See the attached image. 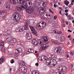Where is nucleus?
Here are the masks:
<instances>
[{
    "mask_svg": "<svg viewBox=\"0 0 74 74\" xmlns=\"http://www.w3.org/2000/svg\"><path fill=\"white\" fill-rule=\"evenodd\" d=\"M16 8L18 11H21V10H24L25 9L27 12H28L29 14H31L33 13V11H37L38 10L37 7L35 6L33 7L32 8H27V5L26 4L24 5V6H17Z\"/></svg>",
    "mask_w": 74,
    "mask_h": 74,
    "instance_id": "1",
    "label": "nucleus"
},
{
    "mask_svg": "<svg viewBox=\"0 0 74 74\" xmlns=\"http://www.w3.org/2000/svg\"><path fill=\"white\" fill-rule=\"evenodd\" d=\"M42 40L41 39H37L36 40V38H34L32 40V43L34 45H35V46L38 45V43L40 45L41 44H42V42H44L46 44H48L49 41L48 39V37L47 36H44L43 38H42Z\"/></svg>",
    "mask_w": 74,
    "mask_h": 74,
    "instance_id": "2",
    "label": "nucleus"
},
{
    "mask_svg": "<svg viewBox=\"0 0 74 74\" xmlns=\"http://www.w3.org/2000/svg\"><path fill=\"white\" fill-rule=\"evenodd\" d=\"M57 70L59 71H60L61 72V74H64L65 73L67 72V69L65 67H60L59 66L57 68Z\"/></svg>",
    "mask_w": 74,
    "mask_h": 74,
    "instance_id": "3",
    "label": "nucleus"
},
{
    "mask_svg": "<svg viewBox=\"0 0 74 74\" xmlns=\"http://www.w3.org/2000/svg\"><path fill=\"white\" fill-rule=\"evenodd\" d=\"M47 23H46L43 21H41L39 23H38L36 26V28H39L40 29H42L46 26Z\"/></svg>",
    "mask_w": 74,
    "mask_h": 74,
    "instance_id": "4",
    "label": "nucleus"
},
{
    "mask_svg": "<svg viewBox=\"0 0 74 74\" xmlns=\"http://www.w3.org/2000/svg\"><path fill=\"white\" fill-rule=\"evenodd\" d=\"M14 19L16 20V22H19L20 19H21V15L19 14H18L14 13L13 15Z\"/></svg>",
    "mask_w": 74,
    "mask_h": 74,
    "instance_id": "5",
    "label": "nucleus"
},
{
    "mask_svg": "<svg viewBox=\"0 0 74 74\" xmlns=\"http://www.w3.org/2000/svg\"><path fill=\"white\" fill-rule=\"evenodd\" d=\"M19 71H22V72H23V70L25 69V68L23 67H21V66H25V63L24 62H21L19 64Z\"/></svg>",
    "mask_w": 74,
    "mask_h": 74,
    "instance_id": "6",
    "label": "nucleus"
},
{
    "mask_svg": "<svg viewBox=\"0 0 74 74\" xmlns=\"http://www.w3.org/2000/svg\"><path fill=\"white\" fill-rule=\"evenodd\" d=\"M29 27L30 28V29H31V31L33 34H35L36 36H37V33L36 32V29H35L34 28V27L30 25H29Z\"/></svg>",
    "mask_w": 74,
    "mask_h": 74,
    "instance_id": "7",
    "label": "nucleus"
},
{
    "mask_svg": "<svg viewBox=\"0 0 74 74\" xmlns=\"http://www.w3.org/2000/svg\"><path fill=\"white\" fill-rule=\"evenodd\" d=\"M47 2L41 1L40 2V5L41 7H45L47 5Z\"/></svg>",
    "mask_w": 74,
    "mask_h": 74,
    "instance_id": "8",
    "label": "nucleus"
},
{
    "mask_svg": "<svg viewBox=\"0 0 74 74\" xmlns=\"http://www.w3.org/2000/svg\"><path fill=\"white\" fill-rule=\"evenodd\" d=\"M61 51H62V48L60 47H58L55 48L54 52L55 53H60Z\"/></svg>",
    "mask_w": 74,
    "mask_h": 74,
    "instance_id": "9",
    "label": "nucleus"
},
{
    "mask_svg": "<svg viewBox=\"0 0 74 74\" xmlns=\"http://www.w3.org/2000/svg\"><path fill=\"white\" fill-rule=\"evenodd\" d=\"M30 71H31L32 74H40L36 70H34L33 69L31 68L30 69Z\"/></svg>",
    "mask_w": 74,
    "mask_h": 74,
    "instance_id": "10",
    "label": "nucleus"
},
{
    "mask_svg": "<svg viewBox=\"0 0 74 74\" xmlns=\"http://www.w3.org/2000/svg\"><path fill=\"white\" fill-rule=\"evenodd\" d=\"M6 41L7 42H11L12 38L11 36H8V35H7L6 36Z\"/></svg>",
    "mask_w": 74,
    "mask_h": 74,
    "instance_id": "11",
    "label": "nucleus"
},
{
    "mask_svg": "<svg viewBox=\"0 0 74 74\" xmlns=\"http://www.w3.org/2000/svg\"><path fill=\"white\" fill-rule=\"evenodd\" d=\"M26 37L28 40H30L32 38V34H30L27 33L26 34Z\"/></svg>",
    "mask_w": 74,
    "mask_h": 74,
    "instance_id": "12",
    "label": "nucleus"
},
{
    "mask_svg": "<svg viewBox=\"0 0 74 74\" xmlns=\"http://www.w3.org/2000/svg\"><path fill=\"white\" fill-rule=\"evenodd\" d=\"M5 7L8 11H10L11 10V5L9 3H8L6 4Z\"/></svg>",
    "mask_w": 74,
    "mask_h": 74,
    "instance_id": "13",
    "label": "nucleus"
},
{
    "mask_svg": "<svg viewBox=\"0 0 74 74\" xmlns=\"http://www.w3.org/2000/svg\"><path fill=\"white\" fill-rule=\"evenodd\" d=\"M25 43L24 42L19 41L18 42V45L17 46V47H19L20 46H21V45H22V46H25Z\"/></svg>",
    "mask_w": 74,
    "mask_h": 74,
    "instance_id": "14",
    "label": "nucleus"
},
{
    "mask_svg": "<svg viewBox=\"0 0 74 74\" xmlns=\"http://www.w3.org/2000/svg\"><path fill=\"white\" fill-rule=\"evenodd\" d=\"M17 1L18 3L21 4H23L25 3H26L25 0H17Z\"/></svg>",
    "mask_w": 74,
    "mask_h": 74,
    "instance_id": "15",
    "label": "nucleus"
},
{
    "mask_svg": "<svg viewBox=\"0 0 74 74\" xmlns=\"http://www.w3.org/2000/svg\"><path fill=\"white\" fill-rule=\"evenodd\" d=\"M46 64L47 66H49V67H55V64L54 63H49L48 62H46Z\"/></svg>",
    "mask_w": 74,
    "mask_h": 74,
    "instance_id": "16",
    "label": "nucleus"
},
{
    "mask_svg": "<svg viewBox=\"0 0 74 74\" xmlns=\"http://www.w3.org/2000/svg\"><path fill=\"white\" fill-rule=\"evenodd\" d=\"M25 3H26V4H29V7H32V3L30 2L29 0L26 1Z\"/></svg>",
    "mask_w": 74,
    "mask_h": 74,
    "instance_id": "17",
    "label": "nucleus"
},
{
    "mask_svg": "<svg viewBox=\"0 0 74 74\" xmlns=\"http://www.w3.org/2000/svg\"><path fill=\"white\" fill-rule=\"evenodd\" d=\"M4 61H5V58L3 56L0 59V64H2Z\"/></svg>",
    "mask_w": 74,
    "mask_h": 74,
    "instance_id": "18",
    "label": "nucleus"
},
{
    "mask_svg": "<svg viewBox=\"0 0 74 74\" xmlns=\"http://www.w3.org/2000/svg\"><path fill=\"white\" fill-rule=\"evenodd\" d=\"M5 43L4 42L1 40L0 41V47H4Z\"/></svg>",
    "mask_w": 74,
    "mask_h": 74,
    "instance_id": "19",
    "label": "nucleus"
},
{
    "mask_svg": "<svg viewBox=\"0 0 74 74\" xmlns=\"http://www.w3.org/2000/svg\"><path fill=\"white\" fill-rule=\"evenodd\" d=\"M40 46H42V47H45V48H47L48 47V46H47V45L43 43V42L42 43V44H41V45H40Z\"/></svg>",
    "mask_w": 74,
    "mask_h": 74,
    "instance_id": "20",
    "label": "nucleus"
},
{
    "mask_svg": "<svg viewBox=\"0 0 74 74\" xmlns=\"http://www.w3.org/2000/svg\"><path fill=\"white\" fill-rule=\"evenodd\" d=\"M51 61H52L53 62H51L52 63H53L54 64H55V66L56 65V61L55 60H53V58H51Z\"/></svg>",
    "mask_w": 74,
    "mask_h": 74,
    "instance_id": "21",
    "label": "nucleus"
},
{
    "mask_svg": "<svg viewBox=\"0 0 74 74\" xmlns=\"http://www.w3.org/2000/svg\"><path fill=\"white\" fill-rule=\"evenodd\" d=\"M10 42L11 43H16V40L15 39H12L11 40Z\"/></svg>",
    "mask_w": 74,
    "mask_h": 74,
    "instance_id": "22",
    "label": "nucleus"
},
{
    "mask_svg": "<svg viewBox=\"0 0 74 74\" xmlns=\"http://www.w3.org/2000/svg\"><path fill=\"white\" fill-rule=\"evenodd\" d=\"M10 2L12 4H13L15 5L16 3V1L15 0H12Z\"/></svg>",
    "mask_w": 74,
    "mask_h": 74,
    "instance_id": "23",
    "label": "nucleus"
},
{
    "mask_svg": "<svg viewBox=\"0 0 74 74\" xmlns=\"http://www.w3.org/2000/svg\"><path fill=\"white\" fill-rule=\"evenodd\" d=\"M38 13L40 14H45V11L44 12V11H41V10H40L38 11Z\"/></svg>",
    "mask_w": 74,
    "mask_h": 74,
    "instance_id": "24",
    "label": "nucleus"
},
{
    "mask_svg": "<svg viewBox=\"0 0 74 74\" xmlns=\"http://www.w3.org/2000/svg\"><path fill=\"white\" fill-rule=\"evenodd\" d=\"M28 24L27 23H26L24 27V28L25 30H27L29 29V27H28Z\"/></svg>",
    "mask_w": 74,
    "mask_h": 74,
    "instance_id": "25",
    "label": "nucleus"
},
{
    "mask_svg": "<svg viewBox=\"0 0 74 74\" xmlns=\"http://www.w3.org/2000/svg\"><path fill=\"white\" fill-rule=\"evenodd\" d=\"M18 29H19L18 30V31H16V32H22V31H23V28H21V27H18Z\"/></svg>",
    "mask_w": 74,
    "mask_h": 74,
    "instance_id": "26",
    "label": "nucleus"
},
{
    "mask_svg": "<svg viewBox=\"0 0 74 74\" xmlns=\"http://www.w3.org/2000/svg\"><path fill=\"white\" fill-rule=\"evenodd\" d=\"M64 1V2H65V5H66L67 6V5H68V4H69V1H67L66 0H65Z\"/></svg>",
    "mask_w": 74,
    "mask_h": 74,
    "instance_id": "27",
    "label": "nucleus"
},
{
    "mask_svg": "<svg viewBox=\"0 0 74 74\" xmlns=\"http://www.w3.org/2000/svg\"><path fill=\"white\" fill-rule=\"evenodd\" d=\"M13 58H14L15 59H18V55H15L14 54L13 55Z\"/></svg>",
    "mask_w": 74,
    "mask_h": 74,
    "instance_id": "28",
    "label": "nucleus"
},
{
    "mask_svg": "<svg viewBox=\"0 0 74 74\" xmlns=\"http://www.w3.org/2000/svg\"><path fill=\"white\" fill-rule=\"evenodd\" d=\"M5 13V12L4 11L0 12V14L1 15H4Z\"/></svg>",
    "mask_w": 74,
    "mask_h": 74,
    "instance_id": "29",
    "label": "nucleus"
},
{
    "mask_svg": "<svg viewBox=\"0 0 74 74\" xmlns=\"http://www.w3.org/2000/svg\"><path fill=\"white\" fill-rule=\"evenodd\" d=\"M45 49H47V48H46L44 47H43V46H42V47L40 48V49H41L42 51L45 50Z\"/></svg>",
    "mask_w": 74,
    "mask_h": 74,
    "instance_id": "30",
    "label": "nucleus"
},
{
    "mask_svg": "<svg viewBox=\"0 0 74 74\" xmlns=\"http://www.w3.org/2000/svg\"><path fill=\"white\" fill-rule=\"evenodd\" d=\"M53 32L54 33H55L56 34H58V33H59V32L58 30H56V31L54 30Z\"/></svg>",
    "mask_w": 74,
    "mask_h": 74,
    "instance_id": "31",
    "label": "nucleus"
},
{
    "mask_svg": "<svg viewBox=\"0 0 74 74\" xmlns=\"http://www.w3.org/2000/svg\"><path fill=\"white\" fill-rule=\"evenodd\" d=\"M51 59H48L46 61V63H52L51 62Z\"/></svg>",
    "mask_w": 74,
    "mask_h": 74,
    "instance_id": "32",
    "label": "nucleus"
},
{
    "mask_svg": "<svg viewBox=\"0 0 74 74\" xmlns=\"http://www.w3.org/2000/svg\"><path fill=\"white\" fill-rule=\"evenodd\" d=\"M17 50H18V51L19 52H19H22V50L21 48H18L17 49Z\"/></svg>",
    "mask_w": 74,
    "mask_h": 74,
    "instance_id": "33",
    "label": "nucleus"
},
{
    "mask_svg": "<svg viewBox=\"0 0 74 74\" xmlns=\"http://www.w3.org/2000/svg\"><path fill=\"white\" fill-rule=\"evenodd\" d=\"M23 72L25 73H26V72H27V69L25 68V69L23 70Z\"/></svg>",
    "mask_w": 74,
    "mask_h": 74,
    "instance_id": "34",
    "label": "nucleus"
},
{
    "mask_svg": "<svg viewBox=\"0 0 74 74\" xmlns=\"http://www.w3.org/2000/svg\"><path fill=\"white\" fill-rule=\"evenodd\" d=\"M54 44H58V45L59 44V42H58L56 40H54Z\"/></svg>",
    "mask_w": 74,
    "mask_h": 74,
    "instance_id": "35",
    "label": "nucleus"
},
{
    "mask_svg": "<svg viewBox=\"0 0 74 74\" xmlns=\"http://www.w3.org/2000/svg\"><path fill=\"white\" fill-rule=\"evenodd\" d=\"M10 62L12 64V63H14L15 62H14V59H12L10 60Z\"/></svg>",
    "mask_w": 74,
    "mask_h": 74,
    "instance_id": "36",
    "label": "nucleus"
},
{
    "mask_svg": "<svg viewBox=\"0 0 74 74\" xmlns=\"http://www.w3.org/2000/svg\"><path fill=\"white\" fill-rule=\"evenodd\" d=\"M9 48H13V46L12 45H10L9 46Z\"/></svg>",
    "mask_w": 74,
    "mask_h": 74,
    "instance_id": "37",
    "label": "nucleus"
},
{
    "mask_svg": "<svg viewBox=\"0 0 74 74\" xmlns=\"http://www.w3.org/2000/svg\"><path fill=\"white\" fill-rule=\"evenodd\" d=\"M15 53H19V52L18 51V49L16 50L15 51Z\"/></svg>",
    "mask_w": 74,
    "mask_h": 74,
    "instance_id": "38",
    "label": "nucleus"
},
{
    "mask_svg": "<svg viewBox=\"0 0 74 74\" xmlns=\"http://www.w3.org/2000/svg\"><path fill=\"white\" fill-rule=\"evenodd\" d=\"M1 50L3 51V52H5V49H4V48L2 47L1 49Z\"/></svg>",
    "mask_w": 74,
    "mask_h": 74,
    "instance_id": "39",
    "label": "nucleus"
},
{
    "mask_svg": "<svg viewBox=\"0 0 74 74\" xmlns=\"http://www.w3.org/2000/svg\"><path fill=\"white\" fill-rule=\"evenodd\" d=\"M67 18L68 19H69V20H70V19H71V17L70 16V15L68 16Z\"/></svg>",
    "mask_w": 74,
    "mask_h": 74,
    "instance_id": "40",
    "label": "nucleus"
},
{
    "mask_svg": "<svg viewBox=\"0 0 74 74\" xmlns=\"http://www.w3.org/2000/svg\"><path fill=\"white\" fill-rule=\"evenodd\" d=\"M58 16H54V19H56V18H57Z\"/></svg>",
    "mask_w": 74,
    "mask_h": 74,
    "instance_id": "41",
    "label": "nucleus"
},
{
    "mask_svg": "<svg viewBox=\"0 0 74 74\" xmlns=\"http://www.w3.org/2000/svg\"><path fill=\"white\" fill-rule=\"evenodd\" d=\"M61 72L60 71L59 72H57L56 73V74H61Z\"/></svg>",
    "mask_w": 74,
    "mask_h": 74,
    "instance_id": "42",
    "label": "nucleus"
},
{
    "mask_svg": "<svg viewBox=\"0 0 74 74\" xmlns=\"http://www.w3.org/2000/svg\"><path fill=\"white\" fill-rule=\"evenodd\" d=\"M65 23H66V25H68L69 24V22L67 21H65Z\"/></svg>",
    "mask_w": 74,
    "mask_h": 74,
    "instance_id": "43",
    "label": "nucleus"
},
{
    "mask_svg": "<svg viewBox=\"0 0 74 74\" xmlns=\"http://www.w3.org/2000/svg\"><path fill=\"white\" fill-rule=\"evenodd\" d=\"M57 33H58V34H62V32L60 31H59V32H57Z\"/></svg>",
    "mask_w": 74,
    "mask_h": 74,
    "instance_id": "44",
    "label": "nucleus"
},
{
    "mask_svg": "<svg viewBox=\"0 0 74 74\" xmlns=\"http://www.w3.org/2000/svg\"><path fill=\"white\" fill-rule=\"evenodd\" d=\"M70 53H71L72 55V56H73V55H74V53H73V52L71 51L70 52Z\"/></svg>",
    "mask_w": 74,
    "mask_h": 74,
    "instance_id": "45",
    "label": "nucleus"
},
{
    "mask_svg": "<svg viewBox=\"0 0 74 74\" xmlns=\"http://www.w3.org/2000/svg\"><path fill=\"white\" fill-rule=\"evenodd\" d=\"M68 32H72V31L70 29H68Z\"/></svg>",
    "mask_w": 74,
    "mask_h": 74,
    "instance_id": "46",
    "label": "nucleus"
},
{
    "mask_svg": "<svg viewBox=\"0 0 74 74\" xmlns=\"http://www.w3.org/2000/svg\"><path fill=\"white\" fill-rule=\"evenodd\" d=\"M35 65L37 66H38V63H36L35 64Z\"/></svg>",
    "mask_w": 74,
    "mask_h": 74,
    "instance_id": "47",
    "label": "nucleus"
},
{
    "mask_svg": "<svg viewBox=\"0 0 74 74\" xmlns=\"http://www.w3.org/2000/svg\"><path fill=\"white\" fill-rule=\"evenodd\" d=\"M54 7H55V8H56V7H57V6L56 5V4H54Z\"/></svg>",
    "mask_w": 74,
    "mask_h": 74,
    "instance_id": "48",
    "label": "nucleus"
},
{
    "mask_svg": "<svg viewBox=\"0 0 74 74\" xmlns=\"http://www.w3.org/2000/svg\"><path fill=\"white\" fill-rule=\"evenodd\" d=\"M30 50L31 51V52H33L34 51L32 49H30Z\"/></svg>",
    "mask_w": 74,
    "mask_h": 74,
    "instance_id": "49",
    "label": "nucleus"
},
{
    "mask_svg": "<svg viewBox=\"0 0 74 74\" xmlns=\"http://www.w3.org/2000/svg\"><path fill=\"white\" fill-rule=\"evenodd\" d=\"M62 10L60 11V15H62Z\"/></svg>",
    "mask_w": 74,
    "mask_h": 74,
    "instance_id": "50",
    "label": "nucleus"
},
{
    "mask_svg": "<svg viewBox=\"0 0 74 74\" xmlns=\"http://www.w3.org/2000/svg\"><path fill=\"white\" fill-rule=\"evenodd\" d=\"M44 10H45L44 9V8H42L41 9V11H44Z\"/></svg>",
    "mask_w": 74,
    "mask_h": 74,
    "instance_id": "51",
    "label": "nucleus"
},
{
    "mask_svg": "<svg viewBox=\"0 0 74 74\" xmlns=\"http://www.w3.org/2000/svg\"><path fill=\"white\" fill-rule=\"evenodd\" d=\"M69 10H65V12H68Z\"/></svg>",
    "mask_w": 74,
    "mask_h": 74,
    "instance_id": "52",
    "label": "nucleus"
},
{
    "mask_svg": "<svg viewBox=\"0 0 74 74\" xmlns=\"http://www.w3.org/2000/svg\"><path fill=\"white\" fill-rule=\"evenodd\" d=\"M68 38H71V36H70V35H69V36H68Z\"/></svg>",
    "mask_w": 74,
    "mask_h": 74,
    "instance_id": "53",
    "label": "nucleus"
},
{
    "mask_svg": "<svg viewBox=\"0 0 74 74\" xmlns=\"http://www.w3.org/2000/svg\"><path fill=\"white\" fill-rule=\"evenodd\" d=\"M53 56V58H56V55H54V56Z\"/></svg>",
    "mask_w": 74,
    "mask_h": 74,
    "instance_id": "54",
    "label": "nucleus"
},
{
    "mask_svg": "<svg viewBox=\"0 0 74 74\" xmlns=\"http://www.w3.org/2000/svg\"><path fill=\"white\" fill-rule=\"evenodd\" d=\"M74 73V69L73 70H72V73Z\"/></svg>",
    "mask_w": 74,
    "mask_h": 74,
    "instance_id": "55",
    "label": "nucleus"
},
{
    "mask_svg": "<svg viewBox=\"0 0 74 74\" xmlns=\"http://www.w3.org/2000/svg\"><path fill=\"white\" fill-rule=\"evenodd\" d=\"M71 68H73V64H71Z\"/></svg>",
    "mask_w": 74,
    "mask_h": 74,
    "instance_id": "56",
    "label": "nucleus"
},
{
    "mask_svg": "<svg viewBox=\"0 0 74 74\" xmlns=\"http://www.w3.org/2000/svg\"><path fill=\"white\" fill-rule=\"evenodd\" d=\"M62 26L63 27H65V25H64V24H62Z\"/></svg>",
    "mask_w": 74,
    "mask_h": 74,
    "instance_id": "57",
    "label": "nucleus"
},
{
    "mask_svg": "<svg viewBox=\"0 0 74 74\" xmlns=\"http://www.w3.org/2000/svg\"><path fill=\"white\" fill-rule=\"evenodd\" d=\"M58 60H59V61H62V59L60 58Z\"/></svg>",
    "mask_w": 74,
    "mask_h": 74,
    "instance_id": "58",
    "label": "nucleus"
},
{
    "mask_svg": "<svg viewBox=\"0 0 74 74\" xmlns=\"http://www.w3.org/2000/svg\"><path fill=\"white\" fill-rule=\"evenodd\" d=\"M65 15L66 16H68V13H66L65 14Z\"/></svg>",
    "mask_w": 74,
    "mask_h": 74,
    "instance_id": "59",
    "label": "nucleus"
},
{
    "mask_svg": "<svg viewBox=\"0 0 74 74\" xmlns=\"http://www.w3.org/2000/svg\"><path fill=\"white\" fill-rule=\"evenodd\" d=\"M50 54H47V56H49Z\"/></svg>",
    "mask_w": 74,
    "mask_h": 74,
    "instance_id": "60",
    "label": "nucleus"
},
{
    "mask_svg": "<svg viewBox=\"0 0 74 74\" xmlns=\"http://www.w3.org/2000/svg\"><path fill=\"white\" fill-rule=\"evenodd\" d=\"M71 2L72 3H74V0H72L71 1Z\"/></svg>",
    "mask_w": 74,
    "mask_h": 74,
    "instance_id": "61",
    "label": "nucleus"
},
{
    "mask_svg": "<svg viewBox=\"0 0 74 74\" xmlns=\"http://www.w3.org/2000/svg\"><path fill=\"white\" fill-rule=\"evenodd\" d=\"M51 12L52 14H54V13L52 11H51V12Z\"/></svg>",
    "mask_w": 74,
    "mask_h": 74,
    "instance_id": "62",
    "label": "nucleus"
},
{
    "mask_svg": "<svg viewBox=\"0 0 74 74\" xmlns=\"http://www.w3.org/2000/svg\"><path fill=\"white\" fill-rule=\"evenodd\" d=\"M51 56H54V55L53 54H51Z\"/></svg>",
    "mask_w": 74,
    "mask_h": 74,
    "instance_id": "63",
    "label": "nucleus"
},
{
    "mask_svg": "<svg viewBox=\"0 0 74 74\" xmlns=\"http://www.w3.org/2000/svg\"><path fill=\"white\" fill-rule=\"evenodd\" d=\"M72 23H74V20L72 21Z\"/></svg>",
    "mask_w": 74,
    "mask_h": 74,
    "instance_id": "64",
    "label": "nucleus"
}]
</instances>
